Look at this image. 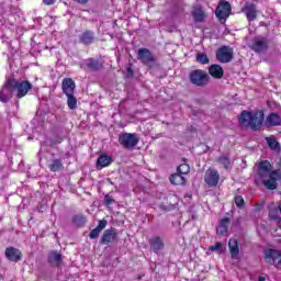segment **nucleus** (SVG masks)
Listing matches in <instances>:
<instances>
[{
  "label": "nucleus",
  "mask_w": 281,
  "mask_h": 281,
  "mask_svg": "<svg viewBox=\"0 0 281 281\" xmlns=\"http://www.w3.org/2000/svg\"><path fill=\"white\" fill-rule=\"evenodd\" d=\"M257 172L267 190L278 189V181L281 180V171L272 170L269 160H262L257 168Z\"/></svg>",
  "instance_id": "1"
},
{
  "label": "nucleus",
  "mask_w": 281,
  "mask_h": 281,
  "mask_svg": "<svg viewBox=\"0 0 281 281\" xmlns=\"http://www.w3.org/2000/svg\"><path fill=\"white\" fill-rule=\"evenodd\" d=\"M265 122V112L262 110L258 111H243L239 116L240 126L246 128H251V131H258Z\"/></svg>",
  "instance_id": "2"
},
{
  "label": "nucleus",
  "mask_w": 281,
  "mask_h": 281,
  "mask_svg": "<svg viewBox=\"0 0 281 281\" xmlns=\"http://www.w3.org/2000/svg\"><path fill=\"white\" fill-rule=\"evenodd\" d=\"M189 80L194 87H207L210 85V75L205 70L195 69L189 74Z\"/></svg>",
  "instance_id": "3"
},
{
  "label": "nucleus",
  "mask_w": 281,
  "mask_h": 281,
  "mask_svg": "<svg viewBox=\"0 0 281 281\" xmlns=\"http://www.w3.org/2000/svg\"><path fill=\"white\" fill-rule=\"evenodd\" d=\"M11 87L16 91V98H25V94L32 91V83L27 80L19 81L16 79H11Z\"/></svg>",
  "instance_id": "4"
},
{
  "label": "nucleus",
  "mask_w": 281,
  "mask_h": 281,
  "mask_svg": "<svg viewBox=\"0 0 281 281\" xmlns=\"http://www.w3.org/2000/svg\"><path fill=\"white\" fill-rule=\"evenodd\" d=\"M119 143L123 148H135L139 144V136L137 134L123 133L119 136Z\"/></svg>",
  "instance_id": "5"
},
{
  "label": "nucleus",
  "mask_w": 281,
  "mask_h": 281,
  "mask_svg": "<svg viewBox=\"0 0 281 281\" xmlns=\"http://www.w3.org/2000/svg\"><path fill=\"white\" fill-rule=\"evenodd\" d=\"M216 59L220 63H232L234 60V48L229 46H222L216 52Z\"/></svg>",
  "instance_id": "6"
},
{
  "label": "nucleus",
  "mask_w": 281,
  "mask_h": 281,
  "mask_svg": "<svg viewBox=\"0 0 281 281\" xmlns=\"http://www.w3.org/2000/svg\"><path fill=\"white\" fill-rule=\"evenodd\" d=\"M137 58L140 60V63H143V65H147L148 67L157 61V57L153 55L148 48H139Z\"/></svg>",
  "instance_id": "7"
},
{
  "label": "nucleus",
  "mask_w": 281,
  "mask_h": 281,
  "mask_svg": "<svg viewBox=\"0 0 281 281\" xmlns=\"http://www.w3.org/2000/svg\"><path fill=\"white\" fill-rule=\"evenodd\" d=\"M221 181V173L216 169H207L204 175V182L209 188H216Z\"/></svg>",
  "instance_id": "8"
},
{
  "label": "nucleus",
  "mask_w": 281,
  "mask_h": 281,
  "mask_svg": "<svg viewBox=\"0 0 281 281\" xmlns=\"http://www.w3.org/2000/svg\"><path fill=\"white\" fill-rule=\"evenodd\" d=\"M256 54H262L269 49V40L267 37H255L251 45L249 46Z\"/></svg>",
  "instance_id": "9"
},
{
  "label": "nucleus",
  "mask_w": 281,
  "mask_h": 281,
  "mask_svg": "<svg viewBox=\"0 0 281 281\" xmlns=\"http://www.w3.org/2000/svg\"><path fill=\"white\" fill-rule=\"evenodd\" d=\"M14 93V86H12V79H8L2 89L0 90V102H10Z\"/></svg>",
  "instance_id": "10"
},
{
  "label": "nucleus",
  "mask_w": 281,
  "mask_h": 281,
  "mask_svg": "<svg viewBox=\"0 0 281 281\" xmlns=\"http://www.w3.org/2000/svg\"><path fill=\"white\" fill-rule=\"evenodd\" d=\"M231 12H232V4H229V2L225 0H222L215 10V14L217 19H221V20L227 19Z\"/></svg>",
  "instance_id": "11"
},
{
  "label": "nucleus",
  "mask_w": 281,
  "mask_h": 281,
  "mask_svg": "<svg viewBox=\"0 0 281 281\" xmlns=\"http://www.w3.org/2000/svg\"><path fill=\"white\" fill-rule=\"evenodd\" d=\"M241 12L246 14L248 21H256L258 16V8L251 2H246L244 8L241 9Z\"/></svg>",
  "instance_id": "12"
},
{
  "label": "nucleus",
  "mask_w": 281,
  "mask_h": 281,
  "mask_svg": "<svg viewBox=\"0 0 281 281\" xmlns=\"http://www.w3.org/2000/svg\"><path fill=\"white\" fill-rule=\"evenodd\" d=\"M265 256L267 258V260H269V262H273L274 267H277V269H281V252L280 250H276V249H267L265 250ZM280 259V260H279ZM277 260H279L278 262H276Z\"/></svg>",
  "instance_id": "13"
},
{
  "label": "nucleus",
  "mask_w": 281,
  "mask_h": 281,
  "mask_svg": "<svg viewBox=\"0 0 281 281\" xmlns=\"http://www.w3.org/2000/svg\"><path fill=\"white\" fill-rule=\"evenodd\" d=\"M4 254L5 258H8L11 262H20V260L23 258L21 250L14 247H8Z\"/></svg>",
  "instance_id": "14"
},
{
  "label": "nucleus",
  "mask_w": 281,
  "mask_h": 281,
  "mask_svg": "<svg viewBox=\"0 0 281 281\" xmlns=\"http://www.w3.org/2000/svg\"><path fill=\"white\" fill-rule=\"evenodd\" d=\"M116 238H117V232H115V228L106 229L104 231L100 243L101 245H109V243H114Z\"/></svg>",
  "instance_id": "15"
},
{
  "label": "nucleus",
  "mask_w": 281,
  "mask_h": 281,
  "mask_svg": "<svg viewBox=\"0 0 281 281\" xmlns=\"http://www.w3.org/2000/svg\"><path fill=\"white\" fill-rule=\"evenodd\" d=\"M148 244L151 247L154 254H159V251H161V249L165 247L164 239H161L159 236L149 238Z\"/></svg>",
  "instance_id": "16"
},
{
  "label": "nucleus",
  "mask_w": 281,
  "mask_h": 281,
  "mask_svg": "<svg viewBox=\"0 0 281 281\" xmlns=\"http://www.w3.org/2000/svg\"><path fill=\"white\" fill-rule=\"evenodd\" d=\"M61 89L65 95H71L76 91V82L71 78H66L63 80Z\"/></svg>",
  "instance_id": "17"
},
{
  "label": "nucleus",
  "mask_w": 281,
  "mask_h": 281,
  "mask_svg": "<svg viewBox=\"0 0 281 281\" xmlns=\"http://www.w3.org/2000/svg\"><path fill=\"white\" fill-rule=\"evenodd\" d=\"M209 74L210 76H212V78L221 80V78L225 76V70H223V67H221L220 65L213 64L209 67Z\"/></svg>",
  "instance_id": "18"
},
{
  "label": "nucleus",
  "mask_w": 281,
  "mask_h": 281,
  "mask_svg": "<svg viewBox=\"0 0 281 281\" xmlns=\"http://www.w3.org/2000/svg\"><path fill=\"white\" fill-rule=\"evenodd\" d=\"M228 249L231 252V258L236 259L240 254V248H238V239L232 238L228 241Z\"/></svg>",
  "instance_id": "19"
},
{
  "label": "nucleus",
  "mask_w": 281,
  "mask_h": 281,
  "mask_svg": "<svg viewBox=\"0 0 281 281\" xmlns=\"http://www.w3.org/2000/svg\"><path fill=\"white\" fill-rule=\"evenodd\" d=\"M113 164V158L108 155H101L97 160V169L102 170V168H106Z\"/></svg>",
  "instance_id": "20"
},
{
  "label": "nucleus",
  "mask_w": 281,
  "mask_h": 281,
  "mask_svg": "<svg viewBox=\"0 0 281 281\" xmlns=\"http://www.w3.org/2000/svg\"><path fill=\"white\" fill-rule=\"evenodd\" d=\"M192 16L198 23H203L205 21V11L201 7H194L192 10Z\"/></svg>",
  "instance_id": "21"
},
{
  "label": "nucleus",
  "mask_w": 281,
  "mask_h": 281,
  "mask_svg": "<svg viewBox=\"0 0 281 281\" xmlns=\"http://www.w3.org/2000/svg\"><path fill=\"white\" fill-rule=\"evenodd\" d=\"M48 262L53 265V267H58L60 262H63V255H60L58 251L49 252Z\"/></svg>",
  "instance_id": "22"
},
{
  "label": "nucleus",
  "mask_w": 281,
  "mask_h": 281,
  "mask_svg": "<svg viewBox=\"0 0 281 281\" xmlns=\"http://www.w3.org/2000/svg\"><path fill=\"white\" fill-rule=\"evenodd\" d=\"M281 117L276 113H270L266 119V126H280Z\"/></svg>",
  "instance_id": "23"
},
{
  "label": "nucleus",
  "mask_w": 281,
  "mask_h": 281,
  "mask_svg": "<svg viewBox=\"0 0 281 281\" xmlns=\"http://www.w3.org/2000/svg\"><path fill=\"white\" fill-rule=\"evenodd\" d=\"M229 227V217H224L223 220L220 221V225L217 227V234L220 236H226Z\"/></svg>",
  "instance_id": "24"
},
{
  "label": "nucleus",
  "mask_w": 281,
  "mask_h": 281,
  "mask_svg": "<svg viewBox=\"0 0 281 281\" xmlns=\"http://www.w3.org/2000/svg\"><path fill=\"white\" fill-rule=\"evenodd\" d=\"M169 181L173 186H186V177L179 172L171 175Z\"/></svg>",
  "instance_id": "25"
},
{
  "label": "nucleus",
  "mask_w": 281,
  "mask_h": 281,
  "mask_svg": "<svg viewBox=\"0 0 281 281\" xmlns=\"http://www.w3.org/2000/svg\"><path fill=\"white\" fill-rule=\"evenodd\" d=\"M94 34L91 31H86L80 36V42L83 43V45H91L93 43Z\"/></svg>",
  "instance_id": "26"
},
{
  "label": "nucleus",
  "mask_w": 281,
  "mask_h": 281,
  "mask_svg": "<svg viewBox=\"0 0 281 281\" xmlns=\"http://www.w3.org/2000/svg\"><path fill=\"white\" fill-rule=\"evenodd\" d=\"M63 168H64V166H63V160L61 159H55L49 165V170L52 172H58V171L63 170Z\"/></svg>",
  "instance_id": "27"
},
{
  "label": "nucleus",
  "mask_w": 281,
  "mask_h": 281,
  "mask_svg": "<svg viewBox=\"0 0 281 281\" xmlns=\"http://www.w3.org/2000/svg\"><path fill=\"white\" fill-rule=\"evenodd\" d=\"M67 98L68 109L71 111H74V109H78V99H76V95L67 94Z\"/></svg>",
  "instance_id": "28"
},
{
  "label": "nucleus",
  "mask_w": 281,
  "mask_h": 281,
  "mask_svg": "<svg viewBox=\"0 0 281 281\" xmlns=\"http://www.w3.org/2000/svg\"><path fill=\"white\" fill-rule=\"evenodd\" d=\"M195 60L200 65H210V58L207 57V54H205V53H198L195 56Z\"/></svg>",
  "instance_id": "29"
},
{
  "label": "nucleus",
  "mask_w": 281,
  "mask_h": 281,
  "mask_svg": "<svg viewBox=\"0 0 281 281\" xmlns=\"http://www.w3.org/2000/svg\"><path fill=\"white\" fill-rule=\"evenodd\" d=\"M88 69H91L92 71H98V69H102V64L95 59H89L87 63Z\"/></svg>",
  "instance_id": "30"
},
{
  "label": "nucleus",
  "mask_w": 281,
  "mask_h": 281,
  "mask_svg": "<svg viewBox=\"0 0 281 281\" xmlns=\"http://www.w3.org/2000/svg\"><path fill=\"white\" fill-rule=\"evenodd\" d=\"M266 142L271 150H280V143L273 137H267Z\"/></svg>",
  "instance_id": "31"
},
{
  "label": "nucleus",
  "mask_w": 281,
  "mask_h": 281,
  "mask_svg": "<svg viewBox=\"0 0 281 281\" xmlns=\"http://www.w3.org/2000/svg\"><path fill=\"white\" fill-rule=\"evenodd\" d=\"M72 223L77 225V227H82L87 223V217L83 215H75L72 218Z\"/></svg>",
  "instance_id": "32"
},
{
  "label": "nucleus",
  "mask_w": 281,
  "mask_h": 281,
  "mask_svg": "<svg viewBox=\"0 0 281 281\" xmlns=\"http://www.w3.org/2000/svg\"><path fill=\"white\" fill-rule=\"evenodd\" d=\"M218 164H221V166H223V168H225L227 170V168H229V166L232 165V161L229 160V157L227 156H222L217 159Z\"/></svg>",
  "instance_id": "33"
},
{
  "label": "nucleus",
  "mask_w": 281,
  "mask_h": 281,
  "mask_svg": "<svg viewBox=\"0 0 281 281\" xmlns=\"http://www.w3.org/2000/svg\"><path fill=\"white\" fill-rule=\"evenodd\" d=\"M177 172L179 175H188V172H190V166L188 164H182L178 167Z\"/></svg>",
  "instance_id": "34"
},
{
  "label": "nucleus",
  "mask_w": 281,
  "mask_h": 281,
  "mask_svg": "<svg viewBox=\"0 0 281 281\" xmlns=\"http://www.w3.org/2000/svg\"><path fill=\"white\" fill-rule=\"evenodd\" d=\"M210 251H218V254H223V244L216 243L214 246L210 247Z\"/></svg>",
  "instance_id": "35"
},
{
  "label": "nucleus",
  "mask_w": 281,
  "mask_h": 281,
  "mask_svg": "<svg viewBox=\"0 0 281 281\" xmlns=\"http://www.w3.org/2000/svg\"><path fill=\"white\" fill-rule=\"evenodd\" d=\"M235 205L237 207H244L245 199H243V196H240V195L235 196Z\"/></svg>",
  "instance_id": "36"
},
{
  "label": "nucleus",
  "mask_w": 281,
  "mask_h": 281,
  "mask_svg": "<svg viewBox=\"0 0 281 281\" xmlns=\"http://www.w3.org/2000/svg\"><path fill=\"white\" fill-rule=\"evenodd\" d=\"M100 234H102L99 229L94 228L90 232L89 234V238H91L92 240H94V238H98L100 236Z\"/></svg>",
  "instance_id": "37"
},
{
  "label": "nucleus",
  "mask_w": 281,
  "mask_h": 281,
  "mask_svg": "<svg viewBox=\"0 0 281 281\" xmlns=\"http://www.w3.org/2000/svg\"><path fill=\"white\" fill-rule=\"evenodd\" d=\"M105 227H106V220H101V221H99V224H98V226L95 228L99 229L102 233V231Z\"/></svg>",
  "instance_id": "38"
},
{
  "label": "nucleus",
  "mask_w": 281,
  "mask_h": 281,
  "mask_svg": "<svg viewBox=\"0 0 281 281\" xmlns=\"http://www.w3.org/2000/svg\"><path fill=\"white\" fill-rule=\"evenodd\" d=\"M112 203H115V200L111 198V195H105L104 196V204L105 205H112Z\"/></svg>",
  "instance_id": "39"
},
{
  "label": "nucleus",
  "mask_w": 281,
  "mask_h": 281,
  "mask_svg": "<svg viewBox=\"0 0 281 281\" xmlns=\"http://www.w3.org/2000/svg\"><path fill=\"white\" fill-rule=\"evenodd\" d=\"M160 210H164V212H170V210H175V205H160Z\"/></svg>",
  "instance_id": "40"
},
{
  "label": "nucleus",
  "mask_w": 281,
  "mask_h": 281,
  "mask_svg": "<svg viewBox=\"0 0 281 281\" xmlns=\"http://www.w3.org/2000/svg\"><path fill=\"white\" fill-rule=\"evenodd\" d=\"M56 0H43V2L45 3V5H54Z\"/></svg>",
  "instance_id": "41"
},
{
  "label": "nucleus",
  "mask_w": 281,
  "mask_h": 281,
  "mask_svg": "<svg viewBox=\"0 0 281 281\" xmlns=\"http://www.w3.org/2000/svg\"><path fill=\"white\" fill-rule=\"evenodd\" d=\"M77 3L85 5V3H89V0H75Z\"/></svg>",
  "instance_id": "42"
}]
</instances>
